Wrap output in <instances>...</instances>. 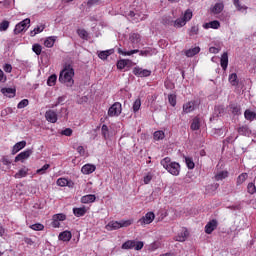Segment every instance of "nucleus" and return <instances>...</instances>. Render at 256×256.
Here are the masks:
<instances>
[{
    "instance_id": "39448f33",
    "label": "nucleus",
    "mask_w": 256,
    "mask_h": 256,
    "mask_svg": "<svg viewBox=\"0 0 256 256\" xmlns=\"http://www.w3.org/2000/svg\"><path fill=\"white\" fill-rule=\"evenodd\" d=\"M118 53L119 55H123V57H131V55H135V53H139L141 57H149V55H153L151 53V49H147V50L134 49V50L127 51V50L118 48Z\"/></svg>"
},
{
    "instance_id": "2f4dec72",
    "label": "nucleus",
    "mask_w": 256,
    "mask_h": 256,
    "mask_svg": "<svg viewBox=\"0 0 256 256\" xmlns=\"http://www.w3.org/2000/svg\"><path fill=\"white\" fill-rule=\"evenodd\" d=\"M229 177V172L227 171H221L218 174L215 175L216 181H223V179H227Z\"/></svg>"
},
{
    "instance_id": "69168bd1",
    "label": "nucleus",
    "mask_w": 256,
    "mask_h": 256,
    "mask_svg": "<svg viewBox=\"0 0 256 256\" xmlns=\"http://www.w3.org/2000/svg\"><path fill=\"white\" fill-rule=\"evenodd\" d=\"M220 51H221V49H219V48H215V47H210V48H209V52H210V53L217 54V53H219Z\"/></svg>"
},
{
    "instance_id": "e433bc0d",
    "label": "nucleus",
    "mask_w": 256,
    "mask_h": 256,
    "mask_svg": "<svg viewBox=\"0 0 256 256\" xmlns=\"http://www.w3.org/2000/svg\"><path fill=\"white\" fill-rule=\"evenodd\" d=\"M122 249H135V241L128 240L122 244Z\"/></svg>"
},
{
    "instance_id": "473e14b6",
    "label": "nucleus",
    "mask_w": 256,
    "mask_h": 256,
    "mask_svg": "<svg viewBox=\"0 0 256 256\" xmlns=\"http://www.w3.org/2000/svg\"><path fill=\"white\" fill-rule=\"evenodd\" d=\"M244 116L247 121H253L254 119H256V113L251 110H246L244 112Z\"/></svg>"
},
{
    "instance_id": "3c124183",
    "label": "nucleus",
    "mask_w": 256,
    "mask_h": 256,
    "mask_svg": "<svg viewBox=\"0 0 256 256\" xmlns=\"http://www.w3.org/2000/svg\"><path fill=\"white\" fill-rule=\"evenodd\" d=\"M30 229H33V231H43L45 229V226L43 224H33L30 226Z\"/></svg>"
},
{
    "instance_id": "37998d69",
    "label": "nucleus",
    "mask_w": 256,
    "mask_h": 256,
    "mask_svg": "<svg viewBox=\"0 0 256 256\" xmlns=\"http://www.w3.org/2000/svg\"><path fill=\"white\" fill-rule=\"evenodd\" d=\"M247 191L250 195H255L256 193V186L253 182H250L247 186Z\"/></svg>"
},
{
    "instance_id": "6ab92c4d",
    "label": "nucleus",
    "mask_w": 256,
    "mask_h": 256,
    "mask_svg": "<svg viewBox=\"0 0 256 256\" xmlns=\"http://www.w3.org/2000/svg\"><path fill=\"white\" fill-rule=\"evenodd\" d=\"M133 65V61L129 59H121L117 62V69L123 70L126 67H131Z\"/></svg>"
},
{
    "instance_id": "052dcab7",
    "label": "nucleus",
    "mask_w": 256,
    "mask_h": 256,
    "mask_svg": "<svg viewBox=\"0 0 256 256\" xmlns=\"http://www.w3.org/2000/svg\"><path fill=\"white\" fill-rule=\"evenodd\" d=\"M157 249H159V242H154L150 244L149 251H157Z\"/></svg>"
},
{
    "instance_id": "864d4df0",
    "label": "nucleus",
    "mask_w": 256,
    "mask_h": 256,
    "mask_svg": "<svg viewBox=\"0 0 256 256\" xmlns=\"http://www.w3.org/2000/svg\"><path fill=\"white\" fill-rule=\"evenodd\" d=\"M32 50L34 51V53H36V55H39L41 51H43V48L41 47L40 44H34L32 46Z\"/></svg>"
},
{
    "instance_id": "13d9d810",
    "label": "nucleus",
    "mask_w": 256,
    "mask_h": 256,
    "mask_svg": "<svg viewBox=\"0 0 256 256\" xmlns=\"http://www.w3.org/2000/svg\"><path fill=\"white\" fill-rule=\"evenodd\" d=\"M143 242L142 241H134V249L135 251H141V249H143Z\"/></svg>"
},
{
    "instance_id": "cd10ccee",
    "label": "nucleus",
    "mask_w": 256,
    "mask_h": 256,
    "mask_svg": "<svg viewBox=\"0 0 256 256\" xmlns=\"http://www.w3.org/2000/svg\"><path fill=\"white\" fill-rule=\"evenodd\" d=\"M1 93L3 95H5L6 97L11 98V97L15 96L16 90H15V88H2Z\"/></svg>"
},
{
    "instance_id": "5fc2aeb1",
    "label": "nucleus",
    "mask_w": 256,
    "mask_h": 256,
    "mask_svg": "<svg viewBox=\"0 0 256 256\" xmlns=\"http://www.w3.org/2000/svg\"><path fill=\"white\" fill-rule=\"evenodd\" d=\"M27 105H29V100L27 99H23L22 101H20L17 105L18 109H25V107H27Z\"/></svg>"
},
{
    "instance_id": "f257e3e1",
    "label": "nucleus",
    "mask_w": 256,
    "mask_h": 256,
    "mask_svg": "<svg viewBox=\"0 0 256 256\" xmlns=\"http://www.w3.org/2000/svg\"><path fill=\"white\" fill-rule=\"evenodd\" d=\"M191 19H193V11H191V9H187L184 14L176 20H173L171 16L164 17L163 24L175 27L176 29H181V27H185Z\"/></svg>"
},
{
    "instance_id": "f3484780",
    "label": "nucleus",
    "mask_w": 256,
    "mask_h": 256,
    "mask_svg": "<svg viewBox=\"0 0 256 256\" xmlns=\"http://www.w3.org/2000/svg\"><path fill=\"white\" fill-rule=\"evenodd\" d=\"M27 147V142L25 140L17 142L13 147H12V155H17L21 149H25Z\"/></svg>"
},
{
    "instance_id": "8fccbe9b",
    "label": "nucleus",
    "mask_w": 256,
    "mask_h": 256,
    "mask_svg": "<svg viewBox=\"0 0 256 256\" xmlns=\"http://www.w3.org/2000/svg\"><path fill=\"white\" fill-rule=\"evenodd\" d=\"M190 37H193V35H199V26H192L189 31Z\"/></svg>"
},
{
    "instance_id": "7c9ffc66",
    "label": "nucleus",
    "mask_w": 256,
    "mask_h": 256,
    "mask_svg": "<svg viewBox=\"0 0 256 256\" xmlns=\"http://www.w3.org/2000/svg\"><path fill=\"white\" fill-rule=\"evenodd\" d=\"M228 81L231 85H233L234 87L239 85V80L237 78V73H232L229 75Z\"/></svg>"
},
{
    "instance_id": "0eeeda50",
    "label": "nucleus",
    "mask_w": 256,
    "mask_h": 256,
    "mask_svg": "<svg viewBox=\"0 0 256 256\" xmlns=\"http://www.w3.org/2000/svg\"><path fill=\"white\" fill-rule=\"evenodd\" d=\"M30 24H31V19L29 18H26L20 23H18L14 29L15 35H19V33H23V31H27V29H29Z\"/></svg>"
},
{
    "instance_id": "aec40b11",
    "label": "nucleus",
    "mask_w": 256,
    "mask_h": 256,
    "mask_svg": "<svg viewBox=\"0 0 256 256\" xmlns=\"http://www.w3.org/2000/svg\"><path fill=\"white\" fill-rule=\"evenodd\" d=\"M220 65L223 69V71H227V67L229 65V55L227 52H224L221 56Z\"/></svg>"
},
{
    "instance_id": "c85d7f7f",
    "label": "nucleus",
    "mask_w": 256,
    "mask_h": 256,
    "mask_svg": "<svg viewBox=\"0 0 256 256\" xmlns=\"http://www.w3.org/2000/svg\"><path fill=\"white\" fill-rule=\"evenodd\" d=\"M129 40L133 45H137V44L141 43V35H139L137 33H133L130 35Z\"/></svg>"
},
{
    "instance_id": "412c9836",
    "label": "nucleus",
    "mask_w": 256,
    "mask_h": 256,
    "mask_svg": "<svg viewBox=\"0 0 256 256\" xmlns=\"http://www.w3.org/2000/svg\"><path fill=\"white\" fill-rule=\"evenodd\" d=\"M220 27H221V23H219V21L217 20L203 24V29H219Z\"/></svg>"
},
{
    "instance_id": "49530a36",
    "label": "nucleus",
    "mask_w": 256,
    "mask_h": 256,
    "mask_svg": "<svg viewBox=\"0 0 256 256\" xmlns=\"http://www.w3.org/2000/svg\"><path fill=\"white\" fill-rule=\"evenodd\" d=\"M168 101L172 107H175L177 105V96H175V94H170L168 96Z\"/></svg>"
},
{
    "instance_id": "9b49d317",
    "label": "nucleus",
    "mask_w": 256,
    "mask_h": 256,
    "mask_svg": "<svg viewBox=\"0 0 256 256\" xmlns=\"http://www.w3.org/2000/svg\"><path fill=\"white\" fill-rule=\"evenodd\" d=\"M31 155H33V150L31 149H27L21 153H19L16 157H15V163L21 161V163H24L25 161H27V159L29 157H31Z\"/></svg>"
},
{
    "instance_id": "58836bf2",
    "label": "nucleus",
    "mask_w": 256,
    "mask_h": 256,
    "mask_svg": "<svg viewBox=\"0 0 256 256\" xmlns=\"http://www.w3.org/2000/svg\"><path fill=\"white\" fill-rule=\"evenodd\" d=\"M154 139H155V141H161V140L165 139V132H163L161 130L154 132Z\"/></svg>"
},
{
    "instance_id": "c9c22d12",
    "label": "nucleus",
    "mask_w": 256,
    "mask_h": 256,
    "mask_svg": "<svg viewBox=\"0 0 256 256\" xmlns=\"http://www.w3.org/2000/svg\"><path fill=\"white\" fill-rule=\"evenodd\" d=\"M224 9V5L221 2H218L214 5L212 12H214L216 15L221 13V11H223Z\"/></svg>"
},
{
    "instance_id": "c03bdc74",
    "label": "nucleus",
    "mask_w": 256,
    "mask_h": 256,
    "mask_svg": "<svg viewBox=\"0 0 256 256\" xmlns=\"http://www.w3.org/2000/svg\"><path fill=\"white\" fill-rule=\"evenodd\" d=\"M200 127L199 118H194L191 124L192 131H198Z\"/></svg>"
},
{
    "instance_id": "c756f323",
    "label": "nucleus",
    "mask_w": 256,
    "mask_h": 256,
    "mask_svg": "<svg viewBox=\"0 0 256 256\" xmlns=\"http://www.w3.org/2000/svg\"><path fill=\"white\" fill-rule=\"evenodd\" d=\"M45 31V25H39L30 31V37H35V35H39V33H43Z\"/></svg>"
},
{
    "instance_id": "a211bd4d",
    "label": "nucleus",
    "mask_w": 256,
    "mask_h": 256,
    "mask_svg": "<svg viewBox=\"0 0 256 256\" xmlns=\"http://www.w3.org/2000/svg\"><path fill=\"white\" fill-rule=\"evenodd\" d=\"M95 169H97L95 165L86 164L81 168V172L83 173V175H91V173H95Z\"/></svg>"
},
{
    "instance_id": "bb28decb",
    "label": "nucleus",
    "mask_w": 256,
    "mask_h": 256,
    "mask_svg": "<svg viewBox=\"0 0 256 256\" xmlns=\"http://www.w3.org/2000/svg\"><path fill=\"white\" fill-rule=\"evenodd\" d=\"M85 213H87V208L85 206L80 208H73V214L75 217H83Z\"/></svg>"
},
{
    "instance_id": "bf43d9fd",
    "label": "nucleus",
    "mask_w": 256,
    "mask_h": 256,
    "mask_svg": "<svg viewBox=\"0 0 256 256\" xmlns=\"http://www.w3.org/2000/svg\"><path fill=\"white\" fill-rule=\"evenodd\" d=\"M76 151H77V153H79V155H81V157H85L86 152H85V148L83 146H78Z\"/></svg>"
},
{
    "instance_id": "4be33fe9",
    "label": "nucleus",
    "mask_w": 256,
    "mask_h": 256,
    "mask_svg": "<svg viewBox=\"0 0 256 256\" xmlns=\"http://www.w3.org/2000/svg\"><path fill=\"white\" fill-rule=\"evenodd\" d=\"M73 237V234H71V231H63L59 234L58 239L59 241H71V238Z\"/></svg>"
},
{
    "instance_id": "1a4fd4ad",
    "label": "nucleus",
    "mask_w": 256,
    "mask_h": 256,
    "mask_svg": "<svg viewBox=\"0 0 256 256\" xmlns=\"http://www.w3.org/2000/svg\"><path fill=\"white\" fill-rule=\"evenodd\" d=\"M155 221V213L147 212L142 218L138 220V223L145 227V225H151V222Z\"/></svg>"
},
{
    "instance_id": "f03ea898",
    "label": "nucleus",
    "mask_w": 256,
    "mask_h": 256,
    "mask_svg": "<svg viewBox=\"0 0 256 256\" xmlns=\"http://www.w3.org/2000/svg\"><path fill=\"white\" fill-rule=\"evenodd\" d=\"M73 77H75V69L70 64H66L61 70L58 80L63 85H66V87H72L75 85Z\"/></svg>"
},
{
    "instance_id": "774afa93",
    "label": "nucleus",
    "mask_w": 256,
    "mask_h": 256,
    "mask_svg": "<svg viewBox=\"0 0 256 256\" xmlns=\"http://www.w3.org/2000/svg\"><path fill=\"white\" fill-rule=\"evenodd\" d=\"M24 242L26 243V245H33V240L31 238H25Z\"/></svg>"
},
{
    "instance_id": "4d7b16f0",
    "label": "nucleus",
    "mask_w": 256,
    "mask_h": 256,
    "mask_svg": "<svg viewBox=\"0 0 256 256\" xmlns=\"http://www.w3.org/2000/svg\"><path fill=\"white\" fill-rule=\"evenodd\" d=\"M152 179H153V174L148 173L146 176H144V184L149 185Z\"/></svg>"
},
{
    "instance_id": "ddd939ff",
    "label": "nucleus",
    "mask_w": 256,
    "mask_h": 256,
    "mask_svg": "<svg viewBox=\"0 0 256 256\" xmlns=\"http://www.w3.org/2000/svg\"><path fill=\"white\" fill-rule=\"evenodd\" d=\"M219 222L216 219L210 220L205 226V233L211 235L217 229Z\"/></svg>"
},
{
    "instance_id": "72a5a7b5",
    "label": "nucleus",
    "mask_w": 256,
    "mask_h": 256,
    "mask_svg": "<svg viewBox=\"0 0 256 256\" xmlns=\"http://www.w3.org/2000/svg\"><path fill=\"white\" fill-rule=\"evenodd\" d=\"M109 55H113V49L101 51L98 54V57H99V59L105 60V59H107V57H109Z\"/></svg>"
},
{
    "instance_id": "423d86ee",
    "label": "nucleus",
    "mask_w": 256,
    "mask_h": 256,
    "mask_svg": "<svg viewBox=\"0 0 256 256\" xmlns=\"http://www.w3.org/2000/svg\"><path fill=\"white\" fill-rule=\"evenodd\" d=\"M63 221H67V214H65V213L54 214L52 216L51 225L55 229H59V227H61V223H63Z\"/></svg>"
},
{
    "instance_id": "f8f14e48",
    "label": "nucleus",
    "mask_w": 256,
    "mask_h": 256,
    "mask_svg": "<svg viewBox=\"0 0 256 256\" xmlns=\"http://www.w3.org/2000/svg\"><path fill=\"white\" fill-rule=\"evenodd\" d=\"M56 185H58V187H69V189H73V187H75L73 180H69L67 178H59L56 181Z\"/></svg>"
},
{
    "instance_id": "4c0bfd02",
    "label": "nucleus",
    "mask_w": 256,
    "mask_h": 256,
    "mask_svg": "<svg viewBox=\"0 0 256 256\" xmlns=\"http://www.w3.org/2000/svg\"><path fill=\"white\" fill-rule=\"evenodd\" d=\"M57 83V75L52 74L51 76H49L48 80H47V85L49 87H54V85Z\"/></svg>"
},
{
    "instance_id": "79ce46f5",
    "label": "nucleus",
    "mask_w": 256,
    "mask_h": 256,
    "mask_svg": "<svg viewBox=\"0 0 256 256\" xmlns=\"http://www.w3.org/2000/svg\"><path fill=\"white\" fill-rule=\"evenodd\" d=\"M101 133L104 137V139H109V127H107V125H102V128H101Z\"/></svg>"
},
{
    "instance_id": "dca6fc26",
    "label": "nucleus",
    "mask_w": 256,
    "mask_h": 256,
    "mask_svg": "<svg viewBox=\"0 0 256 256\" xmlns=\"http://www.w3.org/2000/svg\"><path fill=\"white\" fill-rule=\"evenodd\" d=\"M45 119L49 123H57V112L53 110H48L45 113Z\"/></svg>"
},
{
    "instance_id": "4468645a",
    "label": "nucleus",
    "mask_w": 256,
    "mask_h": 256,
    "mask_svg": "<svg viewBox=\"0 0 256 256\" xmlns=\"http://www.w3.org/2000/svg\"><path fill=\"white\" fill-rule=\"evenodd\" d=\"M133 74L136 75V77H149L151 75V70L135 67L133 69Z\"/></svg>"
},
{
    "instance_id": "9d476101",
    "label": "nucleus",
    "mask_w": 256,
    "mask_h": 256,
    "mask_svg": "<svg viewBox=\"0 0 256 256\" xmlns=\"http://www.w3.org/2000/svg\"><path fill=\"white\" fill-rule=\"evenodd\" d=\"M198 107L199 104L197 103V101H189L183 105L182 113H193V111H195V109H197Z\"/></svg>"
},
{
    "instance_id": "7ed1b4c3",
    "label": "nucleus",
    "mask_w": 256,
    "mask_h": 256,
    "mask_svg": "<svg viewBox=\"0 0 256 256\" xmlns=\"http://www.w3.org/2000/svg\"><path fill=\"white\" fill-rule=\"evenodd\" d=\"M160 164L162 167L170 173V175H173L174 177H179V174L181 173V165L177 162H171V158L166 157L161 160Z\"/></svg>"
},
{
    "instance_id": "603ef678",
    "label": "nucleus",
    "mask_w": 256,
    "mask_h": 256,
    "mask_svg": "<svg viewBox=\"0 0 256 256\" xmlns=\"http://www.w3.org/2000/svg\"><path fill=\"white\" fill-rule=\"evenodd\" d=\"M234 5L238 11H247V7L241 6L239 0H234Z\"/></svg>"
},
{
    "instance_id": "2eb2a0df",
    "label": "nucleus",
    "mask_w": 256,
    "mask_h": 256,
    "mask_svg": "<svg viewBox=\"0 0 256 256\" xmlns=\"http://www.w3.org/2000/svg\"><path fill=\"white\" fill-rule=\"evenodd\" d=\"M187 237H189V231L187 228H181L180 232L175 237V240L183 243L184 241H187Z\"/></svg>"
},
{
    "instance_id": "ea45409f",
    "label": "nucleus",
    "mask_w": 256,
    "mask_h": 256,
    "mask_svg": "<svg viewBox=\"0 0 256 256\" xmlns=\"http://www.w3.org/2000/svg\"><path fill=\"white\" fill-rule=\"evenodd\" d=\"M77 34L81 39H85V40L89 39V33L85 29H78Z\"/></svg>"
},
{
    "instance_id": "6e6552de",
    "label": "nucleus",
    "mask_w": 256,
    "mask_h": 256,
    "mask_svg": "<svg viewBox=\"0 0 256 256\" xmlns=\"http://www.w3.org/2000/svg\"><path fill=\"white\" fill-rule=\"evenodd\" d=\"M121 111H123L121 103L116 102L108 109V116L119 117L121 115Z\"/></svg>"
},
{
    "instance_id": "f704fd0d",
    "label": "nucleus",
    "mask_w": 256,
    "mask_h": 256,
    "mask_svg": "<svg viewBox=\"0 0 256 256\" xmlns=\"http://www.w3.org/2000/svg\"><path fill=\"white\" fill-rule=\"evenodd\" d=\"M248 177L249 175L247 173L240 174L237 178L236 185H243V183L247 181Z\"/></svg>"
},
{
    "instance_id": "e2e57ef3",
    "label": "nucleus",
    "mask_w": 256,
    "mask_h": 256,
    "mask_svg": "<svg viewBox=\"0 0 256 256\" xmlns=\"http://www.w3.org/2000/svg\"><path fill=\"white\" fill-rule=\"evenodd\" d=\"M4 71L6 73H11V71H13V67L11 66V64H5Z\"/></svg>"
},
{
    "instance_id": "20e7f679",
    "label": "nucleus",
    "mask_w": 256,
    "mask_h": 256,
    "mask_svg": "<svg viewBox=\"0 0 256 256\" xmlns=\"http://www.w3.org/2000/svg\"><path fill=\"white\" fill-rule=\"evenodd\" d=\"M133 224V220L110 221L106 226V231H117L123 227H129Z\"/></svg>"
},
{
    "instance_id": "a19ab883",
    "label": "nucleus",
    "mask_w": 256,
    "mask_h": 256,
    "mask_svg": "<svg viewBox=\"0 0 256 256\" xmlns=\"http://www.w3.org/2000/svg\"><path fill=\"white\" fill-rule=\"evenodd\" d=\"M132 109H133L134 113H137V111H139V109H141V99L140 98H137L134 101Z\"/></svg>"
},
{
    "instance_id": "a878e982",
    "label": "nucleus",
    "mask_w": 256,
    "mask_h": 256,
    "mask_svg": "<svg viewBox=\"0 0 256 256\" xmlns=\"http://www.w3.org/2000/svg\"><path fill=\"white\" fill-rule=\"evenodd\" d=\"M95 199H97V197H95V195L88 194L81 198V203H84V204L95 203Z\"/></svg>"
},
{
    "instance_id": "b1692460",
    "label": "nucleus",
    "mask_w": 256,
    "mask_h": 256,
    "mask_svg": "<svg viewBox=\"0 0 256 256\" xmlns=\"http://www.w3.org/2000/svg\"><path fill=\"white\" fill-rule=\"evenodd\" d=\"M56 41H57V36H49L44 41V47L51 49V47H53V45H55Z\"/></svg>"
},
{
    "instance_id": "6e6d98bb",
    "label": "nucleus",
    "mask_w": 256,
    "mask_h": 256,
    "mask_svg": "<svg viewBox=\"0 0 256 256\" xmlns=\"http://www.w3.org/2000/svg\"><path fill=\"white\" fill-rule=\"evenodd\" d=\"M61 135H65V137H71L73 135V130L71 128H66L61 131Z\"/></svg>"
},
{
    "instance_id": "5701e85b",
    "label": "nucleus",
    "mask_w": 256,
    "mask_h": 256,
    "mask_svg": "<svg viewBox=\"0 0 256 256\" xmlns=\"http://www.w3.org/2000/svg\"><path fill=\"white\" fill-rule=\"evenodd\" d=\"M29 175V168L23 167L21 168L15 175V179H23V177H27Z\"/></svg>"
},
{
    "instance_id": "338daca9",
    "label": "nucleus",
    "mask_w": 256,
    "mask_h": 256,
    "mask_svg": "<svg viewBox=\"0 0 256 256\" xmlns=\"http://www.w3.org/2000/svg\"><path fill=\"white\" fill-rule=\"evenodd\" d=\"M1 161L3 165H11V160H9L7 157H3Z\"/></svg>"
},
{
    "instance_id": "680f3d73",
    "label": "nucleus",
    "mask_w": 256,
    "mask_h": 256,
    "mask_svg": "<svg viewBox=\"0 0 256 256\" xmlns=\"http://www.w3.org/2000/svg\"><path fill=\"white\" fill-rule=\"evenodd\" d=\"M63 101H65V97H58L57 101L55 104L52 105V107H57L58 105H61V103H63Z\"/></svg>"
},
{
    "instance_id": "393cba45",
    "label": "nucleus",
    "mask_w": 256,
    "mask_h": 256,
    "mask_svg": "<svg viewBox=\"0 0 256 256\" xmlns=\"http://www.w3.org/2000/svg\"><path fill=\"white\" fill-rule=\"evenodd\" d=\"M201 48L199 46H195L194 48H190L185 51L186 57H195V55L199 54Z\"/></svg>"
},
{
    "instance_id": "de8ad7c7",
    "label": "nucleus",
    "mask_w": 256,
    "mask_h": 256,
    "mask_svg": "<svg viewBox=\"0 0 256 256\" xmlns=\"http://www.w3.org/2000/svg\"><path fill=\"white\" fill-rule=\"evenodd\" d=\"M185 162L188 169H195V162H193V158L186 157Z\"/></svg>"
},
{
    "instance_id": "0e129e2a",
    "label": "nucleus",
    "mask_w": 256,
    "mask_h": 256,
    "mask_svg": "<svg viewBox=\"0 0 256 256\" xmlns=\"http://www.w3.org/2000/svg\"><path fill=\"white\" fill-rule=\"evenodd\" d=\"M5 81H7V78L5 77L3 70L0 69V83H5Z\"/></svg>"
},
{
    "instance_id": "a18cd8bd",
    "label": "nucleus",
    "mask_w": 256,
    "mask_h": 256,
    "mask_svg": "<svg viewBox=\"0 0 256 256\" xmlns=\"http://www.w3.org/2000/svg\"><path fill=\"white\" fill-rule=\"evenodd\" d=\"M49 167H51V165L45 164L42 168L36 170L37 175H45V173H47V169H49Z\"/></svg>"
},
{
    "instance_id": "09e8293b",
    "label": "nucleus",
    "mask_w": 256,
    "mask_h": 256,
    "mask_svg": "<svg viewBox=\"0 0 256 256\" xmlns=\"http://www.w3.org/2000/svg\"><path fill=\"white\" fill-rule=\"evenodd\" d=\"M9 21L7 20H4L0 23V31L3 32V31H7L9 29Z\"/></svg>"
}]
</instances>
